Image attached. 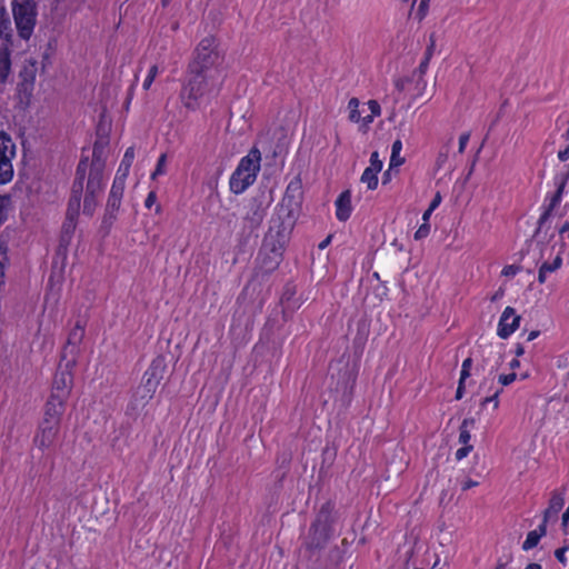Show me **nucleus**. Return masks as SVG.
Returning <instances> with one entry per match:
<instances>
[{"label":"nucleus","instance_id":"1","mask_svg":"<svg viewBox=\"0 0 569 569\" xmlns=\"http://www.w3.org/2000/svg\"><path fill=\"white\" fill-rule=\"evenodd\" d=\"M291 184L270 219L260 252V266L266 272L273 271L281 262L284 248L299 214V201L290 193Z\"/></svg>","mask_w":569,"mask_h":569},{"label":"nucleus","instance_id":"2","mask_svg":"<svg viewBox=\"0 0 569 569\" xmlns=\"http://www.w3.org/2000/svg\"><path fill=\"white\" fill-rule=\"evenodd\" d=\"M335 506L327 501L320 508L313 523L310 527L307 547L309 549L323 548L333 533L332 523L336 521Z\"/></svg>","mask_w":569,"mask_h":569},{"label":"nucleus","instance_id":"3","mask_svg":"<svg viewBox=\"0 0 569 569\" xmlns=\"http://www.w3.org/2000/svg\"><path fill=\"white\" fill-rule=\"evenodd\" d=\"M12 12L19 36L24 40H29L37 19L34 0H13Z\"/></svg>","mask_w":569,"mask_h":569},{"label":"nucleus","instance_id":"4","mask_svg":"<svg viewBox=\"0 0 569 569\" xmlns=\"http://www.w3.org/2000/svg\"><path fill=\"white\" fill-rule=\"evenodd\" d=\"M208 72L196 71L189 67V78L187 84L181 90V100L188 109H196V104L192 101L198 100L202 97L208 87Z\"/></svg>","mask_w":569,"mask_h":569},{"label":"nucleus","instance_id":"5","mask_svg":"<svg viewBox=\"0 0 569 569\" xmlns=\"http://www.w3.org/2000/svg\"><path fill=\"white\" fill-rule=\"evenodd\" d=\"M76 365V358L62 361L58 366L52 381L51 395L54 399L66 400L69 398L73 387V376L71 369Z\"/></svg>","mask_w":569,"mask_h":569},{"label":"nucleus","instance_id":"6","mask_svg":"<svg viewBox=\"0 0 569 569\" xmlns=\"http://www.w3.org/2000/svg\"><path fill=\"white\" fill-rule=\"evenodd\" d=\"M219 52L217 51L216 39L207 37L201 40L196 49V56L189 63L190 68L198 71L209 72L211 68L219 61Z\"/></svg>","mask_w":569,"mask_h":569},{"label":"nucleus","instance_id":"7","mask_svg":"<svg viewBox=\"0 0 569 569\" xmlns=\"http://www.w3.org/2000/svg\"><path fill=\"white\" fill-rule=\"evenodd\" d=\"M266 197L260 194L248 200L243 217L247 228L253 230L260 226L266 214Z\"/></svg>","mask_w":569,"mask_h":569},{"label":"nucleus","instance_id":"8","mask_svg":"<svg viewBox=\"0 0 569 569\" xmlns=\"http://www.w3.org/2000/svg\"><path fill=\"white\" fill-rule=\"evenodd\" d=\"M103 176L88 174L86 193L83 199V213L92 216L97 208V196L102 191Z\"/></svg>","mask_w":569,"mask_h":569},{"label":"nucleus","instance_id":"9","mask_svg":"<svg viewBox=\"0 0 569 569\" xmlns=\"http://www.w3.org/2000/svg\"><path fill=\"white\" fill-rule=\"evenodd\" d=\"M81 201L77 198H70L68 202V209L66 214V220L62 224L61 230V243L69 244L72 238V234L77 227V217L79 216Z\"/></svg>","mask_w":569,"mask_h":569},{"label":"nucleus","instance_id":"10","mask_svg":"<svg viewBox=\"0 0 569 569\" xmlns=\"http://www.w3.org/2000/svg\"><path fill=\"white\" fill-rule=\"evenodd\" d=\"M520 316L516 315V311L512 307H507L500 318L498 326V336L501 339H507L510 335H512L519 327Z\"/></svg>","mask_w":569,"mask_h":569},{"label":"nucleus","instance_id":"11","mask_svg":"<svg viewBox=\"0 0 569 569\" xmlns=\"http://www.w3.org/2000/svg\"><path fill=\"white\" fill-rule=\"evenodd\" d=\"M166 360L163 356L156 357L142 378L144 383L151 385L153 390H157L159 383L164 377L166 372Z\"/></svg>","mask_w":569,"mask_h":569},{"label":"nucleus","instance_id":"12","mask_svg":"<svg viewBox=\"0 0 569 569\" xmlns=\"http://www.w3.org/2000/svg\"><path fill=\"white\" fill-rule=\"evenodd\" d=\"M66 409V400L54 399V397L50 396L46 407H44V417L41 422H47L49 425H56L60 427V420Z\"/></svg>","mask_w":569,"mask_h":569},{"label":"nucleus","instance_id":"13","mask_svg":"<svg viewBox=\"0 0 569 569\" xmlns=\"http://www.w3.org/2000/svg\"><path fill=\"white\" fill-rule=\"evenodd\" d=\"M83 337L84 328L79 322H77L74 328L70 331L66 346L63 347L61 355L62 361L74 358Z\"/></svg>","mask_w":569,"mask_h":569},{"label":"nucleus","instance_id":"14","mask_svg":"<svg viewBox=\"0 0 569 569\" xmlns=\"http://www.w3.org/2000/svg\"><path fill=\"white\" fill-rule=\"evenodd\" d=\"M58 432L59 426L41 422L39 431L34 437V443L41 450L49 448L54 442Z\"/></svg>","mask_w":569,"mask_h":569},{"label":"nucleus","instance_id":"15","mask_svg":"<svg viewBox=\"0 0 569 569\" xmlns=\"http://www.w3.org/2000/svg\"><path fill=\"white\" fill-rule=\"evenodd\" d=\"M356 385V373L355 371L346 366L343 372L340 375V379L337 383V390L342 392V401L349 403L351 400V395L353 387Z\"/></svg>","mask_w":569,"mask_h":569},{"label":"nucleus","instance_id":"16","mask_svg":"<svg viewBox=\"0 0 569 569\" xmlns=\"http://www.w3.org/2000/svg\"><path fill=\"white\" fill-rule=\"evenodd\" d=\"M88 168L90 169V166L88 164V158L81 159L76 170V178L72 183L70 198H77L81 201Z\"/></svg>","mask_w":569,"mask_h":569},{"label":"nucleus","instance_id":"17","mask_svg":"<svg viewBox=\"0 0 569 569\" xmlns=\"http://www.w3.org/2000/svg\"><path fill=\"white\" fill-rule=\"evenodd\" d=\"M260 151L257 148H252L249 154L241 159L238 168L244 173H252V180L254 181L260 169Z\"/></svg>","mask_w":569,"mask_h":569},{"label":"nucleus","instance_id":"18","mask_svg":"<svg viewBox=\"0 0 569 569\" xmlns=\"http://www.w3.org/2000/svg\"><path fill=\"white\" fill-rule=\"evenodd\" d=\"M251 183H253L252 173H244L239 168L236 169L230 178V189L234 193H241Z\"/></svg>","mask_w":569,"mask_h":569},{"label":"nucleus","instance_id":"19","mask_svg":"<svg viewBox=\"0 0 569 569\" xmlns=\"http://www.w3.org/2000/svg\"><path fill=\"white\" fill-rule=\"evenodd\" d=\"M336 216L340 221L349 219L351 213V193L350 190L343 191L336 200Z\"/></svg>","mask_w":569,"mask_h":569},{"label":"nucleus","instance_id":"20","mask_svg":"<svg viewBox=\"0 0 569 569\" xmlns=\"http://www.w3.org/2000/svg\"><path fill=\"white\" fill-rule=\"evenodd\" d=\"M124 191V184H122L121 178H114L110 194L108 198L107 206L111 211H118L120 208L121 199Z\"/></svg>","mask_w":569,"mask_h":569},{"label":"nucleus","instance_id":"21","mask_svg":"<svg viewBox=\"0 0 569 569\" xmlns=\"http://www.w3.org/2000/svg\"><path fill=\"white\" fill-rule=\"evenodd\" d=\"M104 160H103V144L100 142H96L92 150V161L90 163V171L94 176H103L104 170Z\"/></svg>","mask_w":569,"mask_h":569},{"label":"nucleus","instance_id":"22","mask_svg":"<svg viewBox=\"0 0 569 569\" xmlns=\"http://www.w3.org/2000/svg\"><path fill=\"white\" fill-rule=\"evenodd\" d=\"M415 90L416 93L412 96V101L425 103L432 97L433 86H428L423 78H417Z\"/></svg>","mask_w":569,"mask_h":569},{"label":"nucleus","instance_id":"23","mask_svg":"<svg viewBox=\"0 0 569 569\" xmlns=\"http://www.w3.org/2000/svg\"><path fill=\"white\" fill-rule=\"evenodd\" d=\"M154 392L156 390L152 389L151 385L144 383L142 381L133 395V400L137 406L144 407L148 401L152 399Z\"/></svg>","mask_w":569,"mask_h":569},{"label":"nucleus","instance_id":"24","mask_svg":"<svg viewBox=\"0 0 569 569\" xmlns=\"http://www.w3.org/2000/svg\"><path fill=\"white\" fill-rule=\"evenodd\" d=\"M541 249H539L537 252L533 250L531 254V243L529 244V248L525 254L521 257V264L525 266V269L527 272L531 273L535 268L537 267L539 260L541 259Z\"/></svg>","mask_w":569,"mask_h":569},{"label":"nucleus","instance_id":"25","mask_svg":"<svg viewBox=\"0 0 569 569\" xmlns=\"http://www.w3.org/2000/svg\"><path fill=\"white\" fill-rule=\"evenodd\" d=\"M14 154V146L9 134L0 131V159L11 160Z\"/></svg>","mask_w":569,"mask_h":569},{"label":"nucleus","instance_id":"26","mask_svg":"<svg viewBox=\"0 0 569 569\" xmlns=\"http://www.w3.org/2000/svg\"><path fill=\"white\" fill-rule=\"evenodd\" d=\"M11 70L10 52L8 49L0 50V82L4 83Z\"/></svg>","mask_w":569,"mask_h":569},{"label":"nucleus","instance_id":"27","mask_svg":"<svg viewBox=\"0 0 569 569\" xmlns=\"http://www.w3.org/2000/svg\"><path fill=\"white\" fill-rule=\"evenodd\" d=\"M0 37L7 41H10L12 37L11 22L3 7H0Z\"/></svg>","mask_w":569,"mask_h":569},{"label":"nucleus","instance_id":"28","mask_svg":"<svg viewBox=\"0 0 569 569\" xmlns=\"http://www.w3.org/2000/svg\"><path fill=\"white\" fill-rule=\"evenodd\" d=\"M378 171L368 167L365 169L360 181L366 183L369 190H375L378 186Z\"/></svg>","mask_w":569,"mask_h":569},{"label":"nucleus","instance_id":"29","mask_svg":"<svg viewBox=\"0 0 569 569\" xmlns=\"http://www.w3.org/2000/svg\"><path fill=\"white\" fill-rule=\"evenodd\" d=\"M13 170L11 160L0 159V184H4L12 179Z\"/></svg>","mask_w":569,"mask_h":569},{"label":"nucleus","instance_id":"30","mask_svg":"<svg viewBox=\"0 0 569 569\" xmlns=\"http://www.w3.org/2000/svg\"><path fill=\"white\" fill-rule=\"evenodd\" d=\"M20 78L22 79L21 86L32 84L36 78V67L34 63H31L29 67H24L23 70L20 71Z\"/></svg>","mask_w":569,"mask_h":569},{"label":"nucleus","instance_id":"31","mask_svg":"<svg viewBox=\"0 0 569 569\" xmlns=\"http://www.w3.org/2000/svg\"><path fill=\"white\" fill-rule=\"evenodd\" d=\"M563 497L559 493H553V496L550 499L549 507L546 510H549V516L557 515L563 507Z\"/></svg>","mask_w":569,"mask_h":569},{"label":"nucleus","instance_id":"32","mask_svg":"<svg viewBox=\"0 0 569 569\" xmlns=\"http://www.w3.org/2000/svg\"><path fill=\"white\" fill-rule=\"evenodd\" d=\"M358 107H359V100L357 98H351L348 103V109H349V119L352 122H359L361 119Z\"/></svg>","mask_w":569,"mask_h":569},{"label":"nucleus","instance_id":"33","mask_svg":"<svg viewBox=\"0 0 569 569\" xmlns=\"http://www.w3.org/2000/svg\"><path fill=\"white\" fill-rule=\"evenodd\" d=\"M540 539L541 538L539 537V535H537L533 530L528 532L527 538H526L525 542L522 543V550L528 551V550L537 547Z\"/></svg>","mask_w":569,"mask_h":569},{"label":"nucleus","instance_id":"34","mask_svg":"<svg viewBox=\"0 0 569 569\" xmlns=\"http://www.w3.org/2000/svg\"><path fill=\"white\" fill-rule=\"evenodd\" d=\"M296 293V288L291 284H287L284 291L281 296V303L286 305V308H290V301L292 300Z\"/></svg>","mask_w":569,"mask_h":569},{"label":"nucleus","instance_id":"35","mask_svg":"<svg viewBox=\"0 0 569 569\" xmlns=\"http://www.w3.org/2000/svg\"><path fill=\"white\" fill-rule=\"evenodd\" d=\"M561 262H562L561 257L557 256L551 263L543 262L540 267L546 272H552L560 268Z\"/></svg>","mask_w":569,"mask_h":569},{"label":"nucleus","instance_id":"36","mask_svg":"<svg viewBox=\"0 0 569 569\" xmlns=\"http://www.w3.org/2000/svg\"><path fill=\"white\" fill-rule=\"evenodd\" d=\"M166 161H167L166 154H161L158 159L156 170L151 174L152 179H156L158 176H160L164 172Z\"/></svg>","mask_w":569,"mask_h":569},{"label":"nucleus","instance_id":"37","mask_svg":"<svg viewBox=\"0 0 569 569\" xmlns=\"http://www.w3.org/2000/svg\"><path fill=\"white\" fill-rule=\"evenodd\" d=\"M372 170H376L378 172L382 169V161L379 159V153L377 151H373L370 156V166Z\"/></svg>","mask_w":569,"mask_h":569},{"label":"nucleus","instance_id":"38","mask_svg":"<svg viewBox=\"0 0 569 569\" xmlns=\"http://www.w3.org/2000/svg\"><path fill=\"white\" fill-rule=\"evenodd\" d=\"M500 392H501V389L497 390L492 396L483 398L480 402V406L485 407L488 403H492L493 409H497L498 405H499L498 396Z\"/></svg>","mask_w":569,"mask_h":569},{"label":"nucleus","instance_id":"39","mask_svg":"<svg viewBox=\"0 0 569 569\" xmlns=\"http://www.w3.org/2000/svg\"><path fill=\"white\" fill-rule=\"evenodd\" d=\"M523 269H525V266L509 264L502 269L501 273H502V276L509 277V276H515L517 272H519Z\"/></svg>","mask_w":569,"mask_h":569},{"label":"nucleus","instance_id":"40","mask_svg":"<svg viewBox=\"0 0 569 569\" xmlns=\"http://www.w3.org/2000/svg\"><path fill=\"white\" fill-rule=\"evenodd\" d=\"M116 212L117 211L109 210L108 206L106 207V213H104V217H103V220H102V227L109 228L112 224V222L116 219Z\"/></svg>","mask_w":569,"mask_h":569},{"label":"nucleus","instance_id":"41","mask_svg":"<svg viewBox=\"0 0 569 569\" xmlns=\"http://www.w3.org/2000/svg\"><path fill=\"white\" fill-rule=\"evenodd\" d=\"M116 212L117 211L109 210L108 206L106 207V213H104V217H103V220H102V227L109 228L112 224V222L116 219Z\"/></svg>","mask_w":569,"mask_h":569},{"label":"nucleus","instance_id":"42","mask_svg":"<svg viewBox=\"0 0 569 569\" xmlns=\"http://www.w3.org/2000/svg\"><path fill=\"white\" fill-rule=\"evenodd\" d=\"M429 1L430 0H420L419 7L417 10V18L419 21H421L427 16L428 8H429Z\"/></svg>","mask_w":569,"mask_h":569},{"label":"nucleus","instance_id":"43","mask_svg":"<svg viewBox=\"0 0 569 569\" xmlns=\"http://www.w3.org/2000/svg\"><path fill=\"white\" fill-rule=\"evenodd\" d=\"M549 519V510H545L542 523L538 527V529L533 530L539 537H543L547 533V522Z\"/></svg>","mask_w":569,"mask_h":569},{"label":"nucleus","instance_id":"44","mask_svg":"<svg viewBox=\"0 0 569 569\" xmlns=\"http://www.w3.org/2000/svg\"><path fill=\"white\" fill-rule=\"evenodd\" d=\"M430 226L428 223H422L419 229L415 233V239L420 240L429 234Z\"/></svg>","mask_w":569,"mask_h":569},{"label":"nucleus","instance_id":"45","mask_svg":"<svg viewBox=\"0 0 569 569\" xmlns=\"http://www.w3.org/2000/svg\"><path fill=\"white\" fill-rule=\"evenodd\" d=\"M428 64H429V58H425L418 69L413 72V77H417V78H423V74L428 68Z\"/></svg>","mask_w":569,"mask_h":569},{"label":"nucleus","instance_id":"46","mask_svg":"<svg viewBox=\"0 0 569 569\" xmlns=\"http://www.w3.org/2000/svg\"><path fill=\"white\" fill-rule=\"evenodd\" d=\"M133 158H134V149H133V147H129L124 152L121 163H124L126 167L131 166Z\"/></svg>","mask_w":569,"mask_h":569},{"label":"nucleus","instance_id":"47","mask_svg":"<svg viewBox=\"0 0 569 569\" xmlns=\"http://www.w3.org/2000/svg\"><path fill=\"white\" fill-rule=\"evenodd\" d=\"M8 243L0 239V264H4L8 261Z\"/></svg>","mask_w":569,"mask_h":569},{"label":"nucleus","instance_id":"48","mask_svg":"<svg viewBox=\"0 0 569 569\" xmlns=\"http://www.w3.org/2000/svg\"><path fill=\"white\" fill-rule=\"evenodd\" d=\"M473 449L471 445H465L462 448L456 451V459L461 460L469 455V452Z\"/></svg>","mask_w":569,"mask_h":569},{"label":"nucleus","instance_id":"49","mask_svg":"<svg viewBox=\"0 0 569 569\" xmlns=\"http://www.w3.org/2000/svg\"><path fill=\"white\" fill-rule=\"evenodd\" d=\"M569 549V546L565 545L563 547L561 548H558L556 551H555V557L557 558V560L562 563V565H566V557H565V553L566 551Z\"/></svg>","mask_w":569,"mask_h":569},{"label":"nucleus","instance_id":"50","mask_svg":"<svg viewBox=\"0 0 569 569\" xmlns=\"http://www.w3.org/2000/svg\"><path fill=\"white\" fill-rule=\"evenodd\" d=\"M405 158L400 157V153H391L390 157V169L393 167H399L405 163Z\"/></svg>","mask_w":569,"mask_h":569},{"label":"nucleus","instance_id":"51","mask_svg":"<svg viewBox=\"0 0 569 569\" xmlns=\"http://www.w3.org/2000/svg\"><path fill=\"white\" fill-rule=\"evenodd\" d=\"M130 167L131 166H127L124 163H120V167H119V170H118V173L116 176V178H121L122 179V184H126V178L129 173V170H130Z\"/></svg>","mask_w":569,"mask_h":569},{"label":"nucleus","instance_id":"52","mask_svg":"<svg viewBox=\"0 0 569 569\" xmlns=\"http://www.w3.org/2000/svg\"><path fill=\"white\" fill-rule=\"evenodd\" d=\"M516 378H517V375L515 372H511L509 375H500L499 376V382L502 386H508L511 382H513L516 380Z\"/></svg>","mask_w":569,"mask_h":569},{"label":"nucleus","instance_id":"53","mask_svg":"<svg viewBox=\"0 0 569 569\" xmlns=\"http://www.w3.org/2000/svg\"><path fill=\"white\" fill-rule=\"evenodd\" d=\"M411 82L409 78H399L396 80L395 86L399 92H402L407 89V84Z\"/></svg>","mask_w":569,"mask_h":569},{"label":"nucleus","instance_id":"54","mask_svg":"<svg viewBox=\"0 0 569 569\" xmlns=\"http://www.w3.org/2000/svg\"><path fill=\"white\" fill-rule=\"evenodd\" d=\"M469 138H470V133L469 132H466V133H462L459 138V148H458V151L459 153H463L465 149H466V146L469 141Z\"/></svg>","mask_w":569,"mask_h":569},{"label":"nucleus","instance_id":"55","mask_svg":"<svg viewBox=\"0 0 569 569\" xmlns=\"http://www.w3.org/2000/svg\"><path fill=\"white\" fill-rule=\"evenodd\" d=\"M471 435L469 429L460 428L459 442L462 445H468L470 441Z\"/></svg>","mask_w":569,"mask_h":569},{"label":"nucleus","instance_id":"56","mask_svg":"<svg viewBox=\"0 0 569 569\" xmlns=\"http://www.w3.org/2000/svg\"><path fill=\"white\" fill-rule=\"evenodd\" d=\"M368 106H369V109L371 111V116H379L380 114V111H381V108H380V104L378 103V101L376 100H370L368 102Z\"/></svg>","mask_w":569,"mask_h":569},{"label":"nucleus","instance_id":"57","mask_svg":"<svg viewBox=\"0 0 569 569\" xmlns=\"http://www.w3.org/2000/svg\"><path fill=\"white\" fill-rule=\"evenodd\" d=\"M448 159V151H440L438 157H437V160H436V166L437 168H441L443 166V163L447 161Z\"/></svg>","mask_w":569,"mask_h":569},{"label":"nucleus","instance_id":"58","mask_svg":"<svg viewBox=\"0 0 569 569\" xmlns=\"http://www.w3.org/2000/svg\"><path fill=\"white\" fill-rule=\"evenodd\" d=\"M156 200H157L156 192H154V191H151V192H149V194H148V197H147V199H146V201H144V206H146L148 209H150V208L154 204Z\"/></svg>","mask_w":569,"mask_h":569},{"label":"nucleus","instance_id":"59","mask_svg":"<svg viewBox=\"0 0 569 569\" xmlns=\"http://www.w3.org/2000/svg\"><path fill=\"white\" fill-rule=\"evenodd\" d=\"M482 370H488L489 372H493L496 370V366L489 361L488 358H485L481 363Z\"/></svg>","mask_w":569,"mask_h":569},{"label":"nucleus","instance_id":"60","mask_svg":"<svg viewBox=\"0 0 569 569\" xmlns=\"http://www.w3.org/2000/svg\"><path fill=\"white\" fill-rule=\"evenodd\" d=\"M441 202V194L440 192H437L435 194V198L432 199L431 203L429 204L430 210H435Z\"/></svg>","mask_w":569,"mask_h":569},{"label":"nucleus","instance_id":"61","mask_svg":"<svg viewBox=\"0 0 569 569\" xmlns=\"http://www.w3.org/2000/svg\"><path fill=\"white\" fill-rule=\"evenodd\" d=\"M463 393H465V383H462V381H459L458 388L456 391V399L460 400L463 397Z\"/></svg>","mask_w":569,"mask_h":569},{"label":"nucleus","instance_id":"62","mask_svg":"<svg viewBox=\"0 0 569 569\" xmlns=\"http://www.w3.org/2000/svg\"><path fill=\"white\" fill-rule=\"evenodd\" d=\"M402 149V142L400 139H397L393 143H392V149H391V153H400Z\"/></svg>","mask_w":569,"mask_h":569},{"label":"nucleus","instance_id":"63","mask_svg":"<svg viewBox=\"0 0 569 569\" xmlns=\"http://www.w3.org/2000/svg\"><path fill=\"white\" fill-rule=\"evenodd\" d=\"M558 158L561 161H566L567 159H569V146L566 149L558 152Z\"/></svg>","mask_w":569,"mask_h":569},{"label":"nucleus","instance_id":"64","mask_svg":"<svg viewBox=\"0 0 569 569\" xmlns=\"http://www.w3.org/2000/svg\"><path fill=\"white\" fill-rule=\"evenodd\" d=\"M569 521V506L567 507L566 511L562 515V527L566 528Z\"/></svg>","mask_w":569,"mask_h":569}]
</instances>
